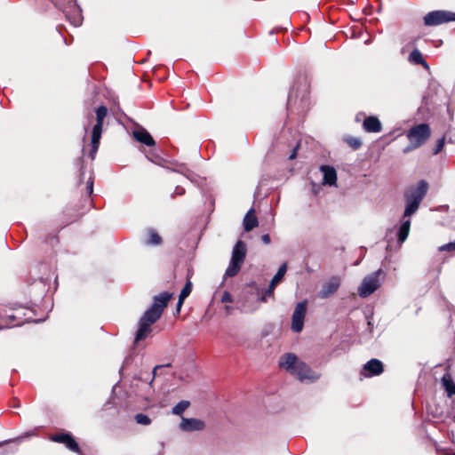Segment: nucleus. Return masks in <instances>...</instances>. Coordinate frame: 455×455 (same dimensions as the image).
Returning a JSON list of instances; mask_svg holds the SVG:
<instances>
[{"label": "nucleus", "mask_w": 455, "mask_h": 455, "mask_svg": "<svg viewBox=\"0 0 455 455\" xmlns=\"http://www.w3.org/2000/svg\"><path fill=\"white\" fill-rule=\"evenodd\" d=\"M191 291H192V283L189 280H188L185 286L181 290L179 298H180V299H185L187 297L189 296V294L191 293Z\"/></svg>", "instance_id": "nucleus-32"}, {"label": "nucleus", "mask_w": 455, "mask_h": 455, "mask_svg": "<svg viewBox=\"0 0 455 455\" xmlns=\"http://www.w3.org/2000/svg\"><path fill=\"white\" fill-rule=\"evenodd\" d=\"M340 286V280L337 276L331 277L328 282L323 284L319 291V297L326 299L335 293Z\"/></svg>", "instance_id": "nucleus-16"}, {"label": "nucleus", "mask_w": 455, "mask_h": 455, "mask_svg": "<svg viewBox=\"0 0 455 455\" xmlns=\"http://www.w3.org/2000/svg\"><path fill=\"white\" fill-rule=\"evenodd\" d=\"M135 420L138 424L148 426L151 423L150 418L143 413H138L135 415Z\"/></svg>", "instance_id": "nucleus-33"}, {"label": "nucleus", "mask_w": 455, "mask_h": 455, "mask_svg": "<svg viewBox=\"0 0 455 455\" xmlns=\"http://www.w3.org/2000/svg\"><path fill=\"white\" fill-rule=\"evenodd\" d=\"M261 241H262L265 244H269V243H270V242H271L270 235H269L268 234L262 235H261Z\"/></svg>", "instance_id": "nucleus-40"}, {"label": "nucleus", "mask_w": 455, "mask_h": 455, "mask_svg": "<svg viewBox=\"0 0 455 455\" xmlns=\"http://www.w3.org/2000/svg\"><path fill=\"white\" fill-rule=\"evenodd\" d=\"M205 424L203 420L195 418H182L180 424V428L185 432L200 431L203 430Z\"/></svg>", "instance_id": "nucleus-17"}, {"label": "nucleus", "mask_w": 455, "mask_h": 455, "mask_svg": "<svg viewBox=\"0 0 455 455\" xmlns=\"http://www.w3.org/2000/svg\"><path fill=\"white\" fill-rule=\"evenodd\" d=\"M442 382L449 397L455 395V383L451 380L450 376L444 375L442 378Z\"/></svg>", "instance_id": "nucleus-27"}, {"label": "nucleus", "mask_w": 455, "mask_h": 455, "mask_svg": "<svg viewBox=\"0 0 455 455\" xmlns=\"http://www.w3.org/2000/svg\"><path fill=\"white\" fill-rule=\"evenodd\" d=\"M440 251H455V240L439 247Z\"/></svg>", "instance_id": "nucleus-35"}, {"label": "nucleus", "mask_w": 455, "mask_h": 455, "mask_svg": "<svg viewBox=\"0 0 455 455\" xmlns=\"http://www.w3.org/2000/svg\"><path fill=\"white\" fill-rule=\"evenodd\" d=\"M233 301V297L232 295L230 294L229 291H225L222 294V297H221V302L222 303H229V302H232Z\"/></svg>", "instance_id": "nucleus-36"}, {"label": "nucleus", "mask_w": 455, "mask_h": 455, "mask_svg": "<svg viewBox=\"0 0 455 455\" xmlns=\"http://www.w3.org/2000/svg\"><path fill=\"white\" fill-rule=\"evenodd\" d=\"M449 21H455V12L449 11H433L424 16L426 26H437Z\"/></svg>", "instance_id": "nucleus-7"}, {"label": "nucleus", "mask_w": 455, "mask_h": 455, "mask_svg": "<svg viewBox=\"0 0 455 455\" xmlns=\"http://www.w3.org/2000/svg\"><path fill=\"white\" fill-rule=\"evenodd\" d=\"M363 126L367 132H379L382 128L380 121L376 116L366 117Z\"/></svg>", "instance_id": "nucleus-23"}, {"label": "nucleus", "mask_w": 455, "mask_h": 455, "mask_svg": "<svg viewBox=\"0 0 455 455\" xmlns=\"http://www.w3.org/2000/svg\"><path fill=\"white\" fill-rule=\"evenodd\" d=\"M409 60L416 65H421L424 68L428 69L429 65L424 60L422 53L418 50L414 49L409 55Z\"/></svg>", "instance_id": "nucleus-26"}, {"label": "nucleus", "mask_w": 455, "mask_h": 455, "mask_svg": "<svg viewBox=\"0 0 455 455\" xmlns=\"http://www.w3.org/2000/svg\"><path fill=\"white\" fill-rule=\"evenodd\" d=\"M365 13H366V14H371V10H370V9H367V11H365Z\"/></svg>", "instance_id": "nucleus-47"}, {"label": "nucleus", "mask_w": 455, "mask_h": 455, "mask_svg": "<svg viewBox=\"0 0 455 455\" xmlns=\"http://www.w3.org/2000/svg\"><path fill=\"white\" fill-rule=\"evenodd\" d=\"M430 135L431 130L427 124H419L412 126L406 134L410 143L403 149V152L407 154L419 148L427 140Z\"/></svg>", "instance_id": "nucleus-4"}, {"label": "nucleus", "mask_w": 455, "mask_h": 455, "mask_svg": "<svg viewBox=\"0 0 455 455\" xmlns=\"http://www.w3.org/2000/svg\"><path fill=\"white\" fill-rule=\"evenodd\" d=\"M444 455H455V451H453V452H445Z\"/></svg>", "instance_id": "nucleus-46"}, {"label": "nucleus", "mask_w": 455, "mask_h": 455, "mask_svg": "<svg viewBox=\"0 0 455 455\" xmlns=\"http://www.w3.org/2000/svg\"><path fill=\"white\" fill-rule=\"evenodd\" d=\"M246 253V243L242 240H238L233 247L231 259L225 271L224 277H233L239 273L245 260Z\"/></svg>", "instance_id": "nucleus-5"}, {"label": "nucleus", "mask_w": 455, "mask_h": 455, "mask_svg": "<svg viewBox=\"0 0 455 455\" xmlns=\"http://www.w3.org/2000/svg\"><path fill=\"white\" fill-rule=\"evenodd\" d=\"M286 270H287V264L283 263L279 267L276 274L274 275V277L270 281V284H269L268 288H267L264 291L263 294L258 298V301L266 302L267 298H274L275 286L282 281L283 277L284 276V275L286 273Z\"/></svg>", "instance_id": "nucleus-10"}, {"label": "nucleus", "mask_w": 455, "mask_h": 455, "mask_svg": "<svg viewBox=\"0 0 455 455\" xmlns=\"http://www.w3.org/2000/svg\"><path fill=\"white\" fill-rule=\"evenodd\" d=\"M428 184L426 180H419L415 187L404 192L405 209L403 219L410 218L419 209L420 203L427 193Z\"/></svg>", "instance_id": "nucleus-2"}, {"label": "nucleus", "mask_w": 455, "mask_h": 455, "mask_svg": "<svg viewBox=\"0 0 455 455\" xmlns=\"http://www.w3.org/2000/svg\"><path fill=\"white\" fill-rule=\"evenodd\" d=\"M384 371V366L380 360L372 358L363 364L361 373L371 378L380 375Z\"/></svg>", "instance_id": "nucleus-14"}, {"label": "nucleus", "mask_w": 455, "mask_h": 455, "mask_svg": "<svg viewBox=\"0 0 455 455\" xmlns=\"http://www.w3.org/2000/svg\"><path fill=\"white\" fill-rule=\"evenodd\" d=\"M411 228V220L409 218L403 219L402 218L401 225L399 227V229L397 231V241L400 244L404 243V241L407 239Z\"/></svg>", "instance_id": "nucleus-22"}, {"label": "nucleus", "mask_w": 455, "mask_h": 455, "mask_svg": "<svg viewBox=\"0 0 455 455\" xmlns=\"http://www.w3.org/2000/svg\"><path fill=\"white\" fill-rule=\"evenodd\" d=\"M383 274L379 268L365 276L358 287V294L362 298H367L372 294L380 285L379 276Z\"/></svg>", "instance_id": "nucleus-6"}, {"label": "nucleus", "mask_w": 455, "mask_h": 455, "mask_svg": "<svg viewBox=\"0 0 455 455\" xmlns=\"http://www.w3.org/2000/svg\"><path fill=\"white\" fill-rule=\"evenodd\" d=\"M309 86L307 78H299L292 85L287 100V108L298 106V110L304 111L308 105Z\"/></svg>", "instance_id": "nucleus-3"}, {"label": "nucleus", "mask_w": 455, "mask_h": 455, "mask_svg": "<svg viewBox=\"0 0 455 455\" xmlns=\"http://www.w3.org/2000/svg\"><path fill=\"white\" fill-rule=\"evenodd\" d=\"M131 359H132V358H131V356H127V357L124 359V365H127V364L130 363Z\"/></svg>", "instance_id": "nucleus-44"}, {"label": "nucleus", "mask_w": 455, "mask_h": 455, "mask_svg": "<svg viewBox=\"0 0 455 455\" xmlns=\"http://www.w3.org/2000/svg\"><path fill=\"white\" fill-rule=\"evenodd\" d=\"M320 171L323 173V185H336L337 172L334 167L330 165H321Z\"/></svg>", "instance_id": "nucleus-18"}, {"label": "nucleus", "mask_w": 455, "mask_h": 455, "mask_svg": "<svg viewBox=\"0 0 455 455\" xmlns=\"http://www.w3.org/2000/svg\"><path fill=\"white\" fill-rule=\"evenodd\" d=\"M183 302H184V299H180V298H179V300L177 303V308H176L178 314L180 312V308L182 307Z\"/></svg>", "instance_id": "nucleus-42"}, {"label": "nucleus", "mask_w": 455, "mask_h": 455, "mask_svg": "<svg viewBox=\"0 0 455 455\" xmlns=\"http://www.w3.org/2000/svg\"><path fill=\"white\" fill-rule=\"evenodd\" d=\"M346 142L353 149H358L362 146V141L359 138L349 136L345 139Z\"/></svg>", "instance_id": "nucleus-31"}, {"label": "nucleus", "mask_w": 455, "mask_h": 455, "mask_svg": "<svg viewBox=\"0 0 455 455\" xmlns=\"http://www.w3.org/2000/svg\"><path fill=\"white\" fill-rule=\"evenodd\" d=\"M444 143H445V137H442L441 139H439L436 142V146L433 151V154L434 155L439 154L443 150V148L444 147Z\"/></svg>", "instance_id": "nucleus-34"}, {"label": "nucleus", "mask_w": 455, "mask_h": 455, "mask_svg": "<svg viewBox=\"0 0 455 455\" xmlns=\"http://www.w3.org/2000/svg\"><path fill=\"white\" fill-rule=\"evenodd\" d=\"M74 6L71 12L66 13V17L75 27H79L83 21L82 11L76 4V0H74Z\"/></svg>", "instance_id": "nucleus-20"}, {"label": "nucleus", "mask_w": 455, "mask_h": 455, "mask_svg": "<svg viewBox=\"0 0 455 455\" xmlns=\"http://www.w3.org/2000/svg\"><path fill=\"white\" fill-rule=\"evenodd\" d=\"M299 363L297 361V356L294 354H285L283 356L280 358L279 366L282 368H285L291 373L295 368V364Z\"/></svg>", "instance_id": "nucleus-24"}, {"label": "nucleus", "mask_w": 455, "mask_h": 455, "mask_svg": "<svg viewBox=\"0 0 455 455\" xmlns=\"http://www.w3.org/2000/svg\"><path fill=\"white\" fill-rule=\"evenodd\" d=\"M189 405L188 401L182 400L172 408V412L175 415H181Z\"/></svg>", "instance_id": "nucleus-30"}, {"label": "nucleus", "mask_w": 455, "mask_h": 455, "mask_svg": "<svg viewBox=\"0 0 455 455\" xmlns=\"http://www.w3.org/2000/svg\"><path fill=\"white\" fill-rule=\"evenodd\" d=\"M172 298V293L163 291L153 297L151 306L145 311L138 323V330L134 338V344L145 339L151 332V325L155 323L162 315L168 302Z\"/></svg>", "instance_id": "nucleus-1"}, {"label": "nucleus", "mask_w": 455, "mask_h": 455, "mask_svg": "<svg viewBox=\"0 0 455 455\" xmlns=\"http://www.w3.org/2000/svg\"><path fill=\"white\" fill-rule=\"evenodd\" d=\"M171 366H172V364L170 363H166V364L156 365L153 369V371H152L153 376H152L151 379L149 380V382H147V380H143L141 377L135 376L132 380L131 387H138L139 382H141L144 386V394H141V395H146L150 394L151 392H153V382L156 376L157 370L162 369L164 367H171Z\"/></svg>", "instance_id": "nucleus-13"}, {"label": "nucleus", "mask_w": 455, "mask_h": 455, "mask_svg": "<svg viewBox=\"0 0 455 455\" xmlns=\"http://www.w3.org/2000/svg\"><path fill=\"white\" fill-rule=\"evenodd\" d=\"M300 381L308 380L314 382L320 378V374L314 371L307 363L299 362L291 372Z\"/></svg>", "instance_id": "nucleus-8"}, {"label": "nucleus", "mask_w": 455, "mask_h": 455, "mask_svg": "<svg viewBox=\"0 0 455 455\" xmlns=\"http://www.w3.org/2000/svg\"><path fill=\"white\" fill-rule=\"evenodd\" d=\"M86 189H87L88 195L91 196L93 192V179L92 176L89 178V180L87 181Z\"/></svg>", "instance_id": "nucleus-38"}, {"label": "nucleus", "mask_w": 455, "mask_h": 455, "mask_svg": "<svg viewBox=\"0 0 455 455\" xmlns=\"http://www.w3.org/2000/svg\"><path fill=\"white\" fill-rule=\"evenodd\" d=\"M173 164V167L166 166L165 169L169 172H174L184 175L192 183H195L196 185H199L200 182L202 181V179L194 172L190 171L186 164L179 163H175Z\"/></svg>", "instance_id": "nucleus-15"}, {"label": "nucleus", "mask_w": 455, "mask_h": 455, "mask_svg": "<svg viewBox=\"0 0 455 455\" xmlns=\"http://www.w3.org/2000/svg\"><path fill=\"white\" fill-rule=\"evenodd\" d=\"M38 284L44 286L41 280L38 282Z\"/></svg>", "instance_id": "nucleus-48"}, {"label": "nucleus", "mask_w": 455, "mask_h": 455, "mask_svg": "<svg viewBox=\"0 0 455 455\" xmlns=\"http://www.w3.org/2000/svg\"><path fill=\"white\" fill-rule=\"evenodd\" d=\"M108 114V108L105 106H100L96 109V124L95 125L102 126L104 118Z\"/></svg>", "instance_id": "nucleus-28"}, {"label": "nucleus", "mask_w": 455, "mask_h": 455, "mask_svg": "<svg viewBox=\"0 0 455 455\" xmlns=\"http://www.w3.org/2000/svg\"><path fill=\"white\" fill-rule=\"evenodd\" d=\"M133 137L136 140L146 146L152 147L155 145L153 137L149 134V132H148V131L143 128L135 130L133 132Z\"/></svg>", "instance_id": "nucleus-21"}, {"label": "nucleus", "mask_w": 455, "mask_h": 455, "mask_svg": "<svg viewBox=\"0 0 455 455\" xmlns=\"http://www.w3.org/2000/svg\"><path fill=\"white\" fill-rule=\"evenodd\" d=\"M298 148H299V145H297V146L293 148V150H292L291 154L289 156V159H290V160H293V159H295V158L297 157V149H298Z\"/></svg>", "instance_id": "nucleus-41"}, {"label": "nucleus", "mask_w": 455, "mask_h": 455, "mask_svg": "<svg viewBox=\"0 0 455 455\" xmlns=\"http://www.w3.org/2000/svg\"><path fill=\"white\" fill-rule=\"evenodd\" d=\"M186 192L185 188L180 187V186H177L174 189V192L173 194H172V198H174L176 196H182L184 195Z\"/></svg>", "instance_id": "nucleus-37"}, {"label": "nucleus", "mask_w": 455, "mask_h": 455, "mask_svg": "<svg viewBox=\"0 0 455 455\" xmlns=\"http://www.w3.org/2000/svg\"><path fill=\"white\" fill-rule=\"evenodd\" d=\"M149 234V239L146 241L147 245H159L162 243L161 236L154 230V229H148Z\"/></svg>", "instance_id": "nucleus-29"}, {"label": "nucleus", "mask_w": 455, "mask_h": 455, "mask_svg": "<svg viewBox=\"0 0 455 455\" xmlns=\"http://www.w3.org/2000/svg\"><path fill=\"white\" fill-rule=\"evenodd\" d=\"M26 321L22 319L20 313L8 314L6 311L0 309V331L5 328H12L14 326H20Z\"/></svg>", "instance_id": "nucleus-11"}, {"label": "nucleus", "mask_w": 455, "mask_h": 455, "mask_svg": "<svg viewBox=\"0 0 455 455\" xmlns=\"http://www.w3.org/2000/svg\"><path fill=\"white\" fill-rule=\"evenodd\" d=\"M78 162L81 165L80 166V182H82L84 180V161L82 159H78Z\"/></svg>", "instance_id": "nucleus-39"}, {"label": "nucleus", "mask_w": 455, "mask_h": 455, "mask_svg": "<svg viewBox=\"0 0 455 455\" xmlns=\"http://www.w3.org/2000/svg\"><path fill=\"white\" fill-rule=\"evenodd\" d=\"M53 442L65 444V446L73 452L81 453V449L70 433H61L52 436Z\"/></svg>", "instance_id": "nucleus-12"}, {"label": "nucleus", "mask_w": 455, "mask_h": 455, "mask_svg": "<svg viewBox=\"0 0 455 455\" xmlns=\"http://www.w3.org/2000/svg\"><path fill=\"white\" fill-rule=\"evenodd\" d=\"M78 454H79V455H84L82 451H81V453H78Z\"/></svg>", "instance_id": "nucleus-49"}, {"label": "nucleus", "mask_w": 455, "mask_h": 455, "mask_svg": "<svg viewBox=\"0 0 455 455\" xmlns=\"http://www.w3.org/2000/svg\"><path fill=\"white\" fill-rule=\"evenodd\" d=\"M102 126L94 125L92 131V149L90 156L93 159L96 152L99 149L100 140L101 138Z\"/></svg>", "instance_id": "nucleus-19"}, {"label": "nucleus", "mask_w": 455, "mask_h": 455, "mask_svg": "<svg viewBox=\"0 0 455 455\" xmlns=\"http://www.w3.org/2000/svg\"><path fill=\"white\" fill-rule=\"evenodd\" d=\"M307 313V301L299 302L294 309L291 318V330L294 332H300L304 326V319Z\"/></svg>", "instance_id": "nucleus-9"}, {"label": "nucleus", "mask_w": 455, "mask_h": 455, "mask_svg": "<svg viewBox=\"0 0 455 455\" xmlns=\"http://www.w3.org/2000/svg\"><path fill=\"white\" fill-rule=\"evenodd\" d=\"M255 309H251V310H249L247 308H245V307L243 306V308H241V311L243 312V313H251V312H253Z\"/></svg>", "instance_id": "nucleus-43"}, {"label": "nucleus", "mask_w": 455, "mask_h": 455, "mask_svg": "<svg viewBox=\"0 0 455 455\" xmlns=\"http://www.w3.org/2000/svg\"><path fill=\"white\" fill-rule=\"evenodd\" d=\"M259 225L257 217L254 215V209H250L243 218V228L246 232L252 230Z\"/></svg>", "instance_id": "nucleus-25"}, {"label": "nucleus", "mask_w": 455, "mask_h": 455, "mask_svg": "<svg viewBox=\"0 0 455 455\" xmlns=\"http://www.w3.org/2000/svg\"><path fill=\"white\" fill-rule=\"evenodd\" d=\"M225 310H226L228 313H229V312H230V310H231V307H229V306H225Z\"/></svg>", "instance_id": "nucleus-45"}]
</instances>
